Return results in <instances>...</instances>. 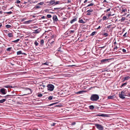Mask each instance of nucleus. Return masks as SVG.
<instances>
[{
  "label": "nucleus",
  "mask_w": 130,
  "mask_h": 130,
  "mask_svg": "<svg viewBox=\"0 0 130 130\" xmlns=\"http://www.w3.org/2000/svg\"><path fill=\"white\" fill-rule=\"evenodd\" d=\"M58 102H56L52 103V104H51L49 105L48 106H51L52 105H54L57 104L58 103Z\"/></svg>",
  "instance_id": "21"
},
{
  "label": "nucleus",
  "mask_w": 130,
  "mask_h": 130,
  "mask_svg": "<svg viewBox=\"0 0 130 130\" xmlns=\"http://www.w3.org/2000/svg\"><path fill=\"white\" fill-rule=\"evenodd\" d=\"M34 43L36 46H37L38 45V43L36 41Z\"/></svg>",
  "instance_id": "45"
},
{
  "label": "nucleus",
  "mask_w": 130,
  "mask_h": 130,
  "mask_svg": "<svg viewBox=\"0 0 130 130\" xmlns=\"http://www.w3.org/2000/svg\"><path fill=\"white\" fill-rule=\"evenodd\" d=\"M21 54H22V52L21 51H20L17 52V55H20Z\"/></svg>",
  "instance_id": "17"
},
{
  "label": "nucleus",
  "mask_w": 130,
  "mask_h": 130,
  "mask_svg": "<svg viewBox=\"0 0 130 130\" xmlns=\"http://www.w3.org/2000/svg\"><path fill=\"white\" fill-rule=\"evenodd\" d=\"M87 15H91V12H90L89 11H87Z\"/></svg>",
  "instance_id": "37"
},
{
  "label": "nucleus",
  "mask_w": 130,
  "mask_h": 130,
  "mask_svg": "<svg viewBox=\"0 0 130 130\" xmlns=\"http://www.w3.org/2000/svg\"><path fill=\"white\" fill-rule=\"evenodd\" d=\"M60 9V8H54V10H57V9Z\"/></svg>",
  "instance_id": "55"
},
{
  "label": "nucleus",
  "mask_w": 130,
  "mask_h": 130,
  "mask_svg": "<svg viewBox=\"0 0 130 130\" xmlns=\"http://www.w3.org/2000/svg\"><path fill=\"white\" fill-rule=\"evenodd\" d=\"M8 36L9 37H11L13 36V35L11 33H10L8 34Z\"/></svg>",
  "instance_id": "22"
},
{
  "label": "nucleus",
  "mask_w": 130,
  "mask_h": 130,
  "mask_svg": "<svg viewBox=\"0 0 130 130\" xmlns=\"http://www.w3.org/2000/svg\"><path fill=\"white\" fill-rule=\"evenodd\" d=\"M126 94H122L121 93H120L119 94V97L122 99H124L125 98V96H126Z\"/></svg>",
  "instance_id": "5"
},
{
  "label": "nucleus",
  "mask_w": 130,
  "mask_h": 130,
  "mask_svg": "<svg viewBox=\"0 0 130 130\" xmlns=\"http://www.w3.org/2000/svg\"><path fill=\"white\" fill-rule=\"evenodd\" d=\"M111 26V25H109L107 27V28H110Z\"/></svg>",
  "instance_id": "54"
},
{
  "label": "nucleus",
  "mask_w": 130,
  "mask_h": 130,
  "mask_svg": "<svg viewBox=\"0 0 130 130\" xmlns=\"http://www.w3.org/2000/svg\"><path fill=\"white\" fill-rule=\"evenodd\" d=\"M93 5H94V4L92 3H91V4H89L88 5L87 7L90 6H92Z\"/></svg>",
  "instance_id": "38"
},
{
  "label": "nucleus",
  "mask_w": 130,
  "mask_h": 130,
  "mask_svg": "<svg viewBox=\"0 0 130 130\" xmlns=\"http://www.w3.org/2000/svg\"><path fill=\"white\" fill-rule=\"evenodd\" d=\"M6 101V99H3L2 100H0V103H3L5 102Z\"/></svg>",
  "instance_id": "13"
},
{
  "label": "nucleus",
  "mask_w": 130,
  "mask_h": 130,
  "mask_svg": "<svg viewBox=\"0 0 130 130\" xmlns=\"http://www.w3.org/2000/svg\"><path fill=\"white\" fill-rule=\"evenodd\" d=\"M22 55H27V54H26L25 53H22Z\"/></svg>",
  "instance_id": "59"
},
{
  "label": "nucleus",
  "mask_w": 130,
  "mask_h": 130,
  "mask_svg": "<svg viewBox=\"0 0 130 130\" xmlns=\"http://www.w3.org/2000/svg\"><path fill=\"white\" fill-rule=\"evenodd\" d=\"M77 18V17H74V22L76 21Z\"/></svg>",
  "instance_id": "31"
},
{
  "label": "nucleus",
  "mask_w": 130,
  "mask_h": 130,
  "mask_svg": "<svg viewBox=\"0 0 130 130\" xmlns=\"http://www.w3.org/2000/svg\"><path fill=\"white\" fill-rule=\"evenodd\" d=\"M47 18H50L52 17V16L50 14H47Z\"/></svg>",
  "instance_id": "33"
},
{
  "label": "nucleus",
  "mask_w": 130,
  "mask_h": 130,
  "mask_svg": "<svg viewBox=\"0 0 130 130\" xmlns=\"http://www.w3.org/2000/svg\"><path fill=\"white\" fill-rule=\"evenodd\" d=\"M38 5H36L34 7V9H37L40 8L41 7L39 6Z\"/></svg>",
  "instance_id": "16"
},
{
  "label": "nucleus",
  "mask_w": 130,
  "mask_h": 130,
  "mask_svg": "<svg viewBox=\"0 0 130 130\" xmlns=\"http://www.w3.org/2000/svg\"><path fill=\"white\" fill-rule=\"evenodd\" d=\"M54 41H52L51 42H49V43H50V44H51V45H52L54 43Z\"/></svg>",
  "instance_id": "42"
},
{
  "label": "nucleus",
  "mask_w": 130,
  "mask_h": 130,
  "mask_svg": "<svg viewBox=\"0 0 130 130\" xmlns=\"http://www.w3.org/2000/svg\"><path fill=\"white\" fill-rule=\"evenodd\" d=\"M77 24H75L74 25L75 27L74 28V29L76 28L77 27Z\"/></svg>",
  "instance_id": "50"
},
{
  "label": "nucleus",
  "mask_w": 130,
  "mask_h": 130,
  "mask_svg": "<svg viewBox=\"0 0 130 130\" xmlns=\"http://www.w3.org/2000/svg\"><path fill=\"white\" fill-rule=\"evenodd\" d=\"M69 32H70L71 33H73V30H70L69 31Z\"/></svg>",
  "instance_id": "58"
},
{
  "label": "nucleus",
  "mask_w": 130,
  "mask_h": 130,
  "mask_svg": "<svg viewBox=\"0 0 130 130\" xmlns=\"http://www.w3.org/2000/svg\"><path fill=\"white\" fill-rule=\"evenodd\" d=\"M127 83H124L121 86V87H122L126 86L127 84Z\"/></svg>",
  "instance_id": "27"
},
{
  "label": "nucleus",
  "mask_w": 130,
  "mask_h": 130,
  "mask_svg": "<svg viewBox=\"0 0 130 130\" xmlns=\"http://www.w3.org/2000/svg\"><path fill=\"white\" fill-rule=\"evenodd\" d=\"M56 124V123H53L51 124V125L52 126H54Z\"/></svg>",
  "instance_id": "46"
},
{
  "label": "nucleus",
  "mask_w": 130,
  "mask_h": 130,
  "mask_svg": "<svg viewBox=\"0 0 130 130\" xmlns=\"http://www.w3.org/2000/svg\"><path fill=\"white\" fill-rule=\"evenodd\" d=\"M6 13L7 14H11L12 13V12L11 11H10V12H6Z\"/></svg>",
  "instance_id": "44"
},
{
  "label": "nucleus",
  "mask_w": 130,
  "mask_h": 130,
  "mask_svg": "<svg viewBox=\"0 0 130 130\" xmlns=\"http://www.w3.org/2000/svg\"><path fill=\"white\" fill-rule=\"evenodd\" d=\"M19 40H20L19 39H17L13 41V42H14V43H17V42Z\"/></svg>",
  "instance_id": "29"
},
{
  "label": "nucleus",
  "mask_w": 130,
  "mask_h": 130,
  "mask_svg": "<svg viewBox=\"0 0 130 130\" xmlns=\"http://www.w3.org/2000/svg\"><path fill=\"white\" fill-rule=\"evenodd\" d=\"M127 11V10L126 9H123L122 10V12H125L126 11Z\"/></svg>",
  "instance_id": "49"
},
{
  "label": "nucleus",
  "mask_w": 130,
  "mask_h": 130,
  "mask_svg": "<svg viewBox=\"0 0 130 130\" xmlns=\"http://www.w3.org/2000/svg\"><path fill=\"white\" fill-rule=\"evenodd\" d=\"M114 98V96L112 95L111 96H109L108 97V98L109 99H112Z\"/></svg>",
  "instance_id": "19"
},
{
  "label": "nucleus",
  "mask_w": 130,
  "mask_h": 130,
  "mask_svg": "<svg viewBox=\"0 0 130 130\" xmlns=\"http://www.w3.org/2000/svg\"><path fill=\"white\" fill-rule=\"evenodd\" d=\"M47 87L48 90L51 91H53L54 88V86L51 84H48Z\"/></svg>",
  "instance_id": "2"
},
{
  "label": "nucleus",
  "mask_w": 130,
  "mask_h": 130,
  "mask_svg": "<svg viewBox=\"0 0 130 130\" xmlns=\"http://www.w3.org/2000/svg\"><path fill=\"white\" fill-rule=\"evenodd\" d=\"M118 48L117 47V46H116L115 47H114V49H116V48Z\"/></svg>",
  "instance_id": "62"
},
{
  "label": "nucleus",
  "mask_w": 130,
  "mask_h": 130,
  "mask_svg": "<svg viewBox=\"0 0 130 130\" xmlns=\"http://www.w3.org/2000/svg\"><path fill=\"white\" fill-rule=\"evenodd\" d=\"M97 116H101L102 117H106L107 116V115L106 114H98L97 115Z\"/></svg>",
  "instance_id": "9"
},
{
  "label": "nucleus",
  "mask_w": 130,
  "mask_h": 130,
  "mask_svg": "<svg viewBox=\"0 0 130 130\" xmlns=\"http://www.w3.org/2000/svg\"><path fill=\"white\" fill-rule=\"evenodd\" d=\"M88 11H89L90 12H92L93 11V10L91 9H90L89 10H88Z\"/></svg>",
  "instance_id": "41"
},
{
  "label": "nucleus",
  "mask_w": 130,
  "mask_h": 130,
  "mask_svg": "<svg viewBox=\"0 0 130 130\" xmlns=\"http://www.w3.org/2000/svg\"><path fill=\"white\" fill-rule=\"evenodd\" d=\"M125 18L124 17H122V19H121V21H123L125 20Z\"/></svg>",
  "instance_id": "32"
},
{
  "label": "nucleus",
  "mask_w": 130,
  "mask_h": 130,
  "mask_svg": "<svg viewBox=\"0 0 130 130\" xmlns=\"http://www.w3.org/2000/svg\"><path fill=\"white\" fill-rule=\"evenodd\" d=\"M11 96V95H6V96H3V97H4V98H7V97L10 96Z\"/></svg>",
  "instance_id": "40"
},
{
  "label": "nucleus",
  "mask_w": 130,
  "mask_h": 130,
  "mask_svg": "<svg viewBox=\"0 0 130 130\" xmlns=\"http://www.w3.org/2000/svg\"><path fill=\"white\" fill-rule=\"evenodd\" d=\"M99 99V96L96 94H93L90 97L91 100L93 101H96Z\"/></svg>",
  "instance_id": "1"
},
{
  "label": "nucleus",
  "mask_w": 130,
  "mask_h": 130,
  "mask_svg": "<svg viewBox=\"0 0 130 130\" xmlns=\"http://www.w3.org/2000/svg\"><path fill=\"white\" fill-rule=\"evenodd\" d=\"M79 22L80 23H84L85 22L82 19L80 20L79 21Z\"/></svg>",
  "instance_id": "23"
},
{
  "label": "nucleus",
  "mask_w": 130,
  "mask_h": 130,
  "mask_svg": "<svg viewBox=\"0 0 130 130\" xmlns=\"http://www.w3.org/2000/svg\"><path fill=\"white\" fill-rule=\"evenodd\" d=\"M43 95L42 94H38L37 96L38 97H41Z\"/></svg>",
  "instance_id": "35"
},
{
  "label": "nucleus",
  "mask_w": 130,
  "mask_h": 130,
  "mask_svg": "<svg viewBox=\"0 0 130 130\" xmlns=\"http://www.w3.org/2000/svg\"><path fill=\"white\" fill-rule=\"evenodd\" d=\"M7 93V91L6 89L4 88H1L0 89V93L3 95L6 94Z\"/></svg>",
  "instance_id": "4"
},
{
  "label": "nucleus",
  "mask_w": 130,
  "mask_h": 130,
  "mask_svg": "<svg viewBox=\"0 0 130 130\" xmlns=\"http://www.w3.org/2000/svg\"><path fill=\"white\" fill-rule=\"evenodd\" d=\"M86 92L85 91L83 90V91H78V92H75V91H74V92L76 94H81L83 93L84 92Z\"/></svg>",
  "instance_id": "8"
},
{
  "label": "nucleus",
  "mask_w": 130,
  "mask_h": 130,
  "mask_svg": "<svg viewBox=\"0 0 130 130\" xmlns=\"http://www.w3.org/2000/svg\"><path fill=\"white\" fill-rule=\"evenodd\" d=\"M95 125L99 130H103V126L98 124H95Z\"/></svg>",
  "instance_id": "3"
},
{
  "label": "nucleus",
  "mask_w": 130,
  "mask_h": 130,
  "mask_svg": "<svg viewBox=\"0 0 130 130\" xmlns=\"http://www.w3.org/2000/svg\"><path fill=\"white\" fill-rule=\"evenodd\" d=\"M53 18L54 22V21H57L58 20V19L56 15H54L53 17Z\"/></svg>",
  "instance_id": "7"
},
{
  "label": "nucleus",
  "mask_w": 130,
  "mask_h": 130,
  "mask_svg": "<svg viewBox=\"0 0 130 130\" xmlns=\"http://www.w3.org/2000/svg\"><path fill=\"white\" fill-rule=\"evenodd\" d=\"M89 108L90 109L92 110L94 108V107L93 105H90L89 107Z\"/></svg>",
  "instance_id": "20"
},
{
  "label": "nucleus",
  "mask_w": 130,
  "mask_h": 130,
  "mask_svg": "<svg viewBox=\"0 0 130 130\" xmlns=\"http://www.w3.org/2000/svg\"><path fill=\"white\" fill-rule=\"evenodd\" d=\"M50 4L53 5H55V2L54 0H51L50 2Z\"/></svg>",
  "instance_id": "10"
},
{
  "label": "nucleus",
  "mask_w": 130,
  "mask_h": 130,
  "mask_svg": "<svg viewBox=\"0 0 130 130\" xmlns=\"http://www.w3.org/2000/svg\"><path fill=\"white\" fill-rule=\"evenodd\" d=\"M7 28H9L11 27V25H7L5 26Z\"/></svg>",
  "instance_id": "24"
},
{
  "label": "nucleus",
  "mask_w": 130,
  "mask_h": 130,
  "mask_svg": "<svg viewBox=\"0 0 130 130\" xmlns=\"http://www.w3.org/2000/svg\"><path fill=\"white\" fill-rule=\"evenodd\" d=\"M44 4V3L43 2H41L40 3H38V4L37 5H42L43 4Z\"/></svg>",
  "instance_id": "26"
},
{
  "label": "nucleus",
  "mask_w": 130,
  "mask_h": 130,
  "mask_svg": "<svg viewBox=\"0 0 130 130\" xmlns=\"http://www.w3.org/2000/svg\"><path fill=\"white\" fill-rule=\"evenodd\" d=\"M107 19V17L106 16H104L103 18V20H104Z\"/></svg>",
  "instance_id": "36"
},
{
  "label": "nucleus",
  "mask_w": 130,
  "mask_h": 130,
  "mask_svg": "<svg viewBox=\"0 0 130 130\" xmlns=\"http://www.w3.org/2000/svg\"><path fill=\"white\" fill-rule=\"evenodd\" d=\"M45 18L46 19L47 18L46 17L44 16H42L41 18V19H45Z\"/></svg>",
  "instance_id": "47"
},
{
  "label": "nucleus",
  "mask_w": 130,
  "mask_h": 130,
  "mask_svg": "<svg viewBox=\"0 0 130 130\" xmlns=\"http://www.w3.org/2000/svg\"><path fill=\"white\" fill-rule=\"evenodd\" d=\"M32 21V20H29L27 21H25V24H28V23H30Z\"/></svg>",
  "instance_id": "14"
},
{
  "label": "nucleus",
  "mask_w": 130,
  "mask_h": 130,
  "mask_svg": "<svg viewBox=\"0 0 130 130\" xmlns=\"http://www.w3.org/2000/svg\"><path fill=\"white\" fill-rule=\"evenodd\" d=\"M127 34V32H126L123 36V37H126L127 36H126Z\"/></svg>",
  "instance_id": "51"
},
{
  "label": "nucleus",
  "mask_w": 130,
  "mask_h": 130,
  "mask_svg": "<svg viewBox=\"0 0 130 130\" xmlns=\"http://www.w3.org/2000/svg\"><path fill=\"white\" fill-rule=\"evenodd\" d=\"M28 89L29 90H30V93H31L32 92V91L31 90V89H29V88H28Z\"/></svg>",
  "instance_id": "61"
},
{
  "label": "nucleus",
  "mask_w": 130,
  "mask_h": 130,
  "mask_svg": "<svg viewBox=\"0 0 130 130\" xmlns=\"http://www.w3.org/2000/svg\"><path fill=\"white\" fill-rule=\"evenodd\" d=\"M51 64V63L49 62H46L44 63L43 64L45 65H48Z\"/></svg>",
  "instance_id": "18"
},
{
  "label": "nucleus",
  "mask_w": 130,
  "mask_h": 130,
  "mask_svg": "<svg viewBox=\"0 0 130 130\" xmlns=\"http://www.w3.org/2000/svg\"><path fill=\"white\" fill-rule=\"evenodd\" d=\"M122 51L123 52H125L126 51V50L124 49H122Z\"/></svg>",
  "instance_id": "52"
},
{
  "label": "nucleus",
  "mask_w": 130,
  "mask_h": 130,
  "mask_svg": "<svg viewBox=\"0 0 130 130\" xmlns=\"http://www.w3.org/2000/svg\"><path fill=\"white\" fill-rule=\"evenodd\" d=\"M11 48H12V47H9V48H7V49L6 50L7 51H10L11 50Z\"/></svg>",
  "instance_id": "28"
},
{
  "label": "nucleus",
  "mask_w": 130,
  "mask_h": 130,
  "mask_svg": "<svg viewBox=\"0 0 130 130\" xmlns=\"http://www.w3.org/2000/svg\"><path fill=\"white\" fill-rule=\"evenodd\" d=\"M61 106L60 105H56L55 106H56V107H59V106Z\"/></svg>",
  "instance_id": "64"
},
{
  "label": "nucleus",
  "mask_w": 130,
  "mask_h": 130,
  "mask_svg": "<svg viewBox=\"0 0 130 130\" xmlns=\"http://www.w3.org/2000/svg\"><path fill=\"white\" fill-rule=\"evenodd\" d=\"M20 2H21L19 0H17V2H16V3H20Z\"/></svg>",
  "instance_id": "53"
},
{
  "label": "nucleus",
  "mask_w": 130,
  "mask_h": 130,
  "mask_svg": "<svg viewBox=\"0 0 130 130\" xmlns=\"http://www.w3.org/2000/svg\"><path fill=\"white\" fill-rule=\"evenodd\" d=\"M105 2L107 3V1L106 0H104L103 1V3H105Z\"/></svg>",
  "instance_id": "63"
},
{
  "label": "nucleus",
  "mask_w": 130,
  "mask_h": 130,
  "mask_svg": "<svg viewBox=\"0 0 130 130\" xmlns=\"http://www.w3.org/2000/svg\"><path fill=\"white\" fill-rule=\"evenodd\" d=\"M44 43V41L43 40H42L40 41V45L41 46H42L43 45Z\"/></svg>",
  "instance_id": "15"
},
{
  "label": "nucleus",
  "mask_w": 130,
  "mask_h": 130,
  "mask_svg": "<svg viewBox=\"0 0 130 130\" xmlns=\"http://www.w3.org/2000/svg\"><path fill=\"white\" fill-rule=\"evenodd\" d=\"M4 88H10V86L9 85H7V86H4Z\"/></svg>",
  "instance_id": "39"
},
{
  "label": "nucleus",
  "mask_w": 130,
  "mask_h": 130,
  "mask_svg": "<svg viewBox=\"0 0 130 130\" xmlns=\"http://www.w3.org/2000/svg\"><path fill=\"white\" fill-rule=\"evenodd\" d=\"M60 3V2L59 1H58L56 2L55 3V5L58 4Z\"/></svg>",
  "instance_id": "48"
},
{
  "label": "nucleus",
  "mask_w": 130,
  "mask_h": 130,
  "mask_svg": "<svg viewBox=\"0 0 130 130\" xmlns=\"http://www.w3.org/2000/svg\"><path fill=\"white\" fill-rule=\"evenodd\" d=\"M111 15V13H109L108 14V17H110V16Z\"/></svg>",
  "instance_id": "57"
},
{
  "label": "nucleus",
  "mask_w": 130,
  "mask_h": 130,
  "mask_svg": "<svg viewBox=\"0 0 130 130\" xmlns=\"http://www.w3.org/2000/svg\"><path fill=\"white\" fill-rule=\"evenodd\" d=\"M108 60L109 59H103L101 60V62L102 63V64H103V63H106L108 62Z\"/></svg>",
  "instance_id": "6"
},
{
  "label": "nucleus",
  "mask_w": 130,
  "mask_h": 130,
  "mask_svg": "<svg viewBox=\"0 0 130 130\" xmlns=\"http://www.w3.org/2000/svg\"><path fill=\"white\" fill-rule=\"evenodd\" d=\"M53 96H50L48 97V99L50 100H51L52 99Z\"/></svg>",
  "instance_id": "25"
},
{
  "label": "nucleus",
  "mask_w": 130,
  "mask_h": 130,
  "mask_svg": "<svg viewBox=\"0 0 130 130\" xmlns=\"http://www.w3.org/2000/svg\"><path fill=\"white\" fill-rule=\"evenodd\" d=\"M70 22L71 23H73V19Z\"/></svg>",
  "instance_id": "60"
},
{
  "label": "nucleus",
  "mask_w": 130,
  "mask_h": 130,
  "mask_svg": "<svg viewBox=\"0 0 130 130\" xmlns=\"http://www.w3.org/2000/svg\"><path fill=\"white\" fill-rule=\"evenodd\" d=\"M126 91H123L121 92V93L123 94H125V93L126 92Z\"/></svg>",
  "instance_id": "43"
},
{
  "label": "nucleus",
  "mask_w": 130,
  "mask_h": 130,
  "mask_svg": "<svg viewBox=\"0 0 130 130\" xmlns=\"http://www.w3.org/2000/svg\"><path fill=\"white\" fill-rule=\"evenodd\" d=\"M103 35L105 37H107L108 35V34L107 33H105L103 34Z\"/></svg>",
  "instance_id": "34"
},
{
  "label": "nucleus",
  "mask_w": 130,
  "mask_h": 130,
  "mask_svg": "<svg viewBox=\"0 0 130 130\" xmlns=\"http://www.w3.org/2000/svg\"><path fill=\"white\" fill-rule=\"evenodd\" d=\"M96 32H95V31L91 33V34L90 35L91 36H94L95 35V34Z\"/></svg>",
  "instance_id": "30"
},
{
  "label": "nucleus",
  "mask_w": 130,
  "mask_h": 130,
  "mask_svg": "<svg viewBox=\"0 0 130 130\" xmlns=\"http://www.w3.org/2000/svg\"><path fill=\"white\" fill-rule=\"evenodd\" d=\"M110 8H109L106 10V12H108L110 10Z\"/></svg>",
  "instance_id": "56"
},
{
  "label": "nucleus",
  "mask_w": 130,
  "mask_h": 130,
  "mask_svg": "<svg viewBox=\"0 0 130 130\" xmlns=\"http://www.w3.org/2000/svg\"><path fill=\"white\" fill-rule=\"evenodd\" d=\"M130 78L129 76H126L124 77V80H127Z\"/></svg>",
  "instance_id": "12"
},
{
  "label": "nucleus",
  "mask_w": 130,
  "mask_h": 130,
  "mask_svg": "<svg viewBox=\"0 0 130 130\" xmlns=\"http://www.w3.org/2000/svg\"><path fill=\"white\" fill-rule=\"evenodd\" d=\"M40 32V31L39 29H37V30H35L34 31V32H33L34 33H36L38 34Z\"/></svg>",
  "instance_id": "11"
}]
</instances>
